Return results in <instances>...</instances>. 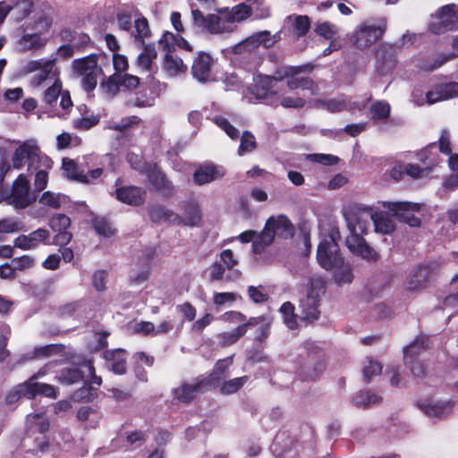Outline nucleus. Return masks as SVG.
<instances>
[{
  "label": "nucleus",
  "mask_w": 458,
  "mask_h": 458,
  "mask_svg": "<svg viewBox=\"0 0 458 458\" xmlns=\"http://www.w3.org/2000/svg\"><path fill=\"white\" fill-rule=\"evenodd\" d=\"M191 11L194 27L201 31L210 34H225L233 32L237 28L228 14H208L205 16L196 4H191Z\"/></svg>",
  "instance_id": "nucleus-1"
},
{
  "label": "nucleus",
  "mask_w": 458,
  "mask_h": 458,
  "mask_svg": "<svg viewBox=\"0 0 458 458\" xmlns=\"http://www.w3.org/2000/svg\"><path fill=\"white\" fill-rule=\"evenodd\" d=\"M326 292V281L319 276L310 278V287L304 298L300 301L301 317L302 319L313 322L319 318L318 310L321 297Z\"/></svg>",
  "instance_id": "nucleus-2"
},
{
  "label": "nucleus",
  "mask_w": 458,
  "mask_h": 458,
  "mask_svg": "<svg viewBox=\"0 0 458 458\" xmlns=\"http://www.w3.org/2000/svg\"><path fill=\"white\" fill-rule=\"evenodd\" d=\"M98 60V55L91 54L82 58L74 59L72 63L74 74L81 78L82 87L88 92L97 87L98 75L102 72Z\"/></svg>",
  "instance_id": "nucleus-3"
},
{
  "label": "nucleus",
  "mask_w": 458,
  "mask_h": 458,
  "mask_svg": "<svg viewBox=\"0 0 458 458\" xmlns=\"http://www.w3.org/2000/svg\"><path fill=\"white\" fill-rule=\"evenodd\" d=\"M4 202L16 209H24L30 206L36 196L31 192L30 181L21 174L13 182L11 189L4 192Z\"/></svg>",
  "instance_id": "nucleus-4"
},
{
  "label": "nucleus",
  "mask_w": 458,
  "mask_h": 458,
  "mask_svg": "<svg viewBox=\"0 0 458 458\" xmlns=\"http://www.w3.org/2000/svg\"><path fill=\"white\" fill-rule=\"evenodd\" d=\"M56 57H51L49 59L40 58L38 60H32L27 63L25 65V72L28 73H36L32 80L31 84L35 87H38L41 84L48 82H55L60 81L59 68L56 66Z\"/></svg>",
  "instance_id": "nucleus-5"
},
{
  "label": "nucleus",
  "mask_w": 458,
  "mask_h": 458,
  "mask_svg": "<svg viewBox=\"0 0 458 458\" xmlns=\"http://www.w3.org/2000/svg\"><path fill=\"white\" fill-rule=\"evenodd\" d=\"M306 357L299 368V375L303 380L317 379L325 369L324 353L314 343L305 344Z\"/></svg>",
  "instance_id": "nucleus-6"
},
{
  "label": "nucleus",
  "mask_w": 458,
  "mask_h": 458,
  "mask_svg": "<svg viewBox=\"0 0 458 458\" xmlns=\"http://www.w3.org/2000/svg\"><path fill=\"white\" fill-rule=\"evenodd\" d=\"M42 162L46 167L51 166V161L47 157H41L38 147L30 141L21 144L12 157V164L15 169H21L27 163L29 170H36L38 168V164Z\"/></svg>",
  "instance_id": "nucleus-7"
},
{
  "label": "nucleus",
  "mask_w": 458,
  "mask_h": 458,
  "mask_svg": "<svg viewBox=\"0 0 458 458\" xmlns=\"http://www.w3.org/2000/svg\"><path fill=\"white\" fill-rule=\"evenodd\" d=\"M428 30L436 35L458 30L457 5L452 4L439 8L431 15Z\"/></svg>",
  "instance_id": "nucleus-8"
},
{
  "label": "nucleus",
  "mask_w": 458,
  "mask_h": 458,
  "mask_svg": "<svg viewBox=\"0 0 458 458\" xmlns=\"http://www.w3.org/2000/svg\"><path fill=\"white\" fill-rule=\"evenodd\" d=\"M271 451L276 458H304V448L286 430L279 431L271 445Z\"/></svg>",
  "instance_id": "nucleus-9"
},
{
  "label": "nucleus",
  "mask_w": 458,
  "mask_h": 458,
  "mask_svg": "<svg viewBox=\"0 0 458 458\" xmlns=\"http://www.w3.org/2000/svg\"><path fill=\"white\" fill-rule=\"evenodd\" d=\"M386 30V19H380L377 23L366 21L355 32L353 36L354 43L360 48L369 47L381 38Z\"/></svg>",
  "instance_id": "nucleus-10"
},
{
  "label": "nucleus",
  "mask_w": 458,
  "mask_h": 458,
  "mask_svg": "<svg viewBox=\"0 0 458 458\" xmlns=\"http://www.w3.org/2000/svg\"><path fill=\"white\" fill-rule=\"evenodd\" d=\"M279 38L278 34L272 35L268 30L259 31L236 44L233 47V51L235 54H242L243 52L250 53L259 46L269 48L273 47Z\"/></svg>",
  "instance_id": "nucleus-11"
},
{
  "label": "nucleus",
  "mask_w": 458,
  "mask_h": 458,
  "mask_svg": "<svg viewBox=\"0 0 458 458\" xmlns=\"http://www.w3.org/2000/svg\"><path fill=\"white\" fill-rule=\"evenodd\" d=\"M208 389L206 381L202 380L200 377H196L191 382L184 381L177 387H174L173 392L174 399L182 403H190L199 394H203Z\"/></svg>",
  "instance_id": "nucleus-12"
},
{
  "label": "nucleus",
  "mask_w": 458,
  "mask_h": 458,
  "mask_svg": "<svg viewBox=\"0 0 458 458\" xmlns=\"http://www.w3.org/2000/svg\"><path fill=\"white\" fill-rule=\"evenodd\" d=\"M337 244L333 239H324L317 250L318 264L326 270H331L343 259Z\"/></svg>",
  "instance_id": "nucleus-13"
},
{
  "label": "nucleus",
  "mask_w": 458,
  "mask_h": 458,
  "mask_svg": "<svg viewBox=\"0 0 458 458\" xmlns=\"http://www.w3.org/2000/svg\"><path fill=\"white\" fill-rule=\"evenodd\" d=\"M387 208L401 222L408 224L411 226H420V219L415 213L420 210V205L411 202H391L387 204Z\"/></svg>",
  "instance_id": "nucleus-14"
},
{
  "label": "nucleus",
  "mask_w": 458,
  "mask_h": 458,
  "mask_svg": "<svg viewBox=\"0 0 458 458\" xmlns=\"http://www.w3.org/2000/svg\"><path fill=\"white\" fill-rule=\"evenodd\" d=\"M344 218L350 233L365 234L373 223V212L369 209L348 211L344 213Z\"/></svg>",
  "instance_id": "nucleus-15"
},
{
  "label": "nucleus",
  "mask_w": 458,
  "mask_h": 458,
  "mask_svg": "<svg viewBox=\"0 0 458 458\" xmlns=\"http://www.w3.org/2000/svg\"><path fill=\"white\" fill-rule=\"evenodd\" d=\"M400 49L394 44H382L376 52V67L384 75L391 72L396 65V55Z\"/></svg>",
  "instance_id": "nucleus-16"
},
{
  "label": "nucleus",
  "mask_w": 458,
  "mask_h": 458,
  "mask_svg": "<svg viewBox=\"0 0 458 458\" xmlns=\"http://www.w3.org/2000/svg\"><path fill=\"white\" fill-rule=\"evenodd\" d=\"M361 235L359 233H350L345 240L347 248L353 255L367 261L377 260L378 253L367 243Z\"/></svg>",
  "instance_id": "nucleus-17"
},
{
  "label": "nucleus",
  "mask_w": 458,
  "mask_h": 458,
  "mask_svg": "<svg viewBox=\"0 0 458 458\" xmlns=\"http://www.w3.org/2000/svg\"><path fill=\"white\" fill-rule=\"evenodd\" d=\"M264 229L273 235V239L276 236L282 239H290L295 233L294 225L285 215L270 216L267 220Z\"/></svg>",
  "instance_id": "nucleus-18"
},
{
  "label": "nucleus",
  "mask_w": 458,
  "mask_h": 458,
  "mask_svg": "<svg viewBox=\"0 0 458 458\" xmlns=\"http://www.w3.org/2000/svg\"><path fill=\"white\" fill-rule=\"evenodd\" d=\"M50 232L46 228H38L28 233L21 234L13 240V246L22 250L37 249L41 244H47Z\"/></svg>",
  "instance_id": "nucleus-19"
},
{
  "label": "nucleus",
  "mask_w": 458,
  "mask_h": 458,
  "mask_svg": "<svg viewBox=\"0 0 458 458\" xmlns=\"http://www.w3.org/2000/svg\"><path fill=\"white\" fill-rule=\"evenodd\" d=\"M213 59L210 55L199 52L191 65L192 77L200 83L211 81Z\"/></svg>",
  "instance_id": "nucleus-20"
},
{
  "label": "nucleus",
  "mask_w": 458,
  "mask_h": 458,
  "mask_svg": "<svg viewBox=\"0 0 458 458\" xmlns=\"http://www.w3.org/2000/svg\"><path fill=\"white\" fill-rule=\"evenodd\" d=\"M233 363V357H227L219 360L214 366V369L208 376H200L202 380L206 381L208 389L216 388L220 383L230 376L229 368Z\"/></svg>",
  "instance_id": "nucleus-21"
},
{
  "label": "nucleus",
  "mask_w": 458,
  "mask_h": 458,
  "mask_svg": "<svg viewBox=\"0 0 458 458\" xmlns=\"http://www.w3.org/2000/svg\"><path fill=\"white\" fill-rule=\"evenodd\" d=\"M251 93L259 99H268L276 95L272 89L276 83V77L270 75L257 74L253 78Z\"/></svg>",
  "instance_id": "nucleus-22"
},
{
  "label": "nucleus",
  "mask_w": 458,
  "mask_h": 458,
  "mask_svg": "<svg viewBox=\"0 0 458 458\" xmlns=\"http://www.w3.org/2000/svg\"><path fill=\"white\" fill-rule=\"evenodd\" d=\"M418 406L431 419H444L447 417L453 410V403L450 401H430L428 403H420Z\"/></svg>",
  "instance_id": "nucleus-23"
},
{
  "label": "nucleus",
  "mask_w": 458,
  "mask_h": 458,
  "mask_svg": "<svg viewBox=\"0 0 458 458\" xmlns=\"http://www.w3.org/2000/svg\"><path fill=\"white\" fill-rule=\"evenodd\" d=\"M458 96V82L440 84L427 92L426 99L428 104L446 100Z\"/></svg>",
  "instance_id": "nucleus-24"
},
{
  "label": "nucleus",
  "mask_w": 458,
  "mask_h": 458,
  "mask_svg": "<svg viewBox=\"0 0 458 458\" xmlns=\"http://www.w3.org/2000/svg\"><path fill=\"white\" fill-rule=\"evenodd\" d=\"M147 173L148 181L156 191L165 197L173 195L174 186L161 171L149 165L147 169Z\"/></svg>",
  "instance_id": "nucleus-25"
},
{
  "label": "nucleus",
  "mask_w": 458,
  "mask_h": 458,
  "mask_svg": "<svg viewBox=\"0 0 458 458\" xmlns=\"http://www.w3.org/2000/svg\"><path fill=\"white\" fill-rule=\"evenodd\" d=\"M225 175L223 167L214 165H205L199 166L193 173V182L197 185H203L209 183L218 178H222Z\"/></svg>",
  "instance_id": "nucleus-26"
},
{
  "label": "nucleus",
  "mask_w": 458,
  "mask_h": 458,
  "mask_svg": "<svg viewBox=\"0 0 458 458\" xmlns=\"http://www.w3.org/2000/svg\"><path fill=\"white\" fill-rule=\"evenodd\" d=\"M118 200L131 206H140L144 201V191L136 186H124L115 190Z\"/></svg>",
  "instance_id": "nucleus-27"
},
{
  "label": "nucleus",
  "mask_w": 458,
  "mask_h": 458,
  "mask_svg": "<svg viewBox=\"0 0 458 458\" xmlns=\"http://www.w3.org/2000/svg\"><path fill=\"white\" fill-rule=\"evenodd\" d=\"M148 216L150 220L154 223L167 222L179 225L182 221L181 216L160 205L151 207L148 210Z\"/></svg>",
  "instance_id": "nucleus-28"
},
{
  "label": "nucleus",
  "mask_w": 458,
  "mask_h": 458,
  "mask_svg": "<svg viewBox=\"0 0 458 458\" xmlns=\"http://www.w3.org/2000/svg\"><path fill=\"white\" fill-rule=\"evenodd\" d=\"M109 363V369L115 374L123 375L126 372V354L123 349L107 350L103 354Z\"/></svg>",
  "instance_id": "nucleus-29"
},
{
  "label": "nucleus",
  "mask_w": 458,
  "mask_h": 458,
  "mask_svg": "<svg viewBox=\"0 0 458 458\" xmlns=\"http://www.w3.org/2000/svg\"><path fill=\"white\" fill-rule=\"evenodd\" d=\"M284 27L291 30L297 38L305 36L310 29V19L307 15H288L284 19Z\"/></svg>",
  "instance_id": "nucleus-30"
},
{
  "label": "nucleus",
  "mask_w": 458,
  "mask_h": 458,
  "mask_svg": "<svg viewBox=\"0 0 458 458\" xmlns=\"http://www.w3.org/2000/svg\"><path fill=\"white\" fill-rule=\"evenodd\" d=\"M430 276L429 266H418L407 278V288L411 291L419 290L426 285Z\"/></svg>",
  "instance_id": "nucleus-31"
},
{
  "label": "nucleus",
  "mask_w": 458,
  "mask_h": 458,
  "mask_svg": "<svg viewBox=\"0 0 458 458\" xmlns=\"http://www.w3.org/2000/svg\"><path fill=\"white\" fill-rule=\"evenodd\" d=\"M272 319L267 316L250 318L246 323V330L249 327H256L255 340L263 342L269 335Z\"/></svg>",
  "instance_id": "nucleus-32"
},
{
  "label": "nucleus",
  "mask_w": 458,
  "mask_h": 458,
  "mask_svg": "<svg viewBox=\"0 0 458 458\" xmlns=\"http://www.w3.org/2000/svg\"><path fill=\"white\" fill-rule=\"evenodd\" d=\"M332 270L333 279L338 286L349 284L354 278L352 266L344 259Z\"/></svg>",
  "instance_id": "nucleus-33"
},
{
  "label": "nucleus",
  "mask_w": 458,
  "mask_h": 458,
  "mask_svg": "<svg viewBox=\"0 0 458 458\" xmlns=\"http://www.w3.org/2000/svg\"><path fill=\"white\" fill-rule=\"evenodd\" d=\"M183 216L181 225L187 226H198L201 221V211L196 202H187L182 207Z\"/></svg>",
  "instance_id": "nucleus-34"
},
{
  "label": "nucleus",
  "mask_w": 458,
  "mask_h": 458,
  "mask_svg": "<svg viewBox=\"0 0 458 458\" xmlns=\"http://www.w3.org/2000/svg\"><path fill=\"white\" fill-rule=\"evenodd\" d=\"M382 397L371 390H361L352 397V403L362 409H367L372 405L379 403Z\"/></svg>",
  "instance_id": "nucleus-35"
},
{
  "label": "nucleus",
  "mask_w": 458,
  "mask_h": 458,
  "mask_svg": "<svg viewBox=\"0 0 458 458\" xmlns=\"http://www.w3.org/2000/svg\"><path fill=\"white\" fill-rule=\"evenodd\" d=\"M164 70L169 76L174 77L184 73L187 71V66L183 64L182 58L172 54H165Z\"/></svg>",
  "instance_id": "nucleus-36"
},
{
  "label": "nucleus",
  "mask_w": 458,
  "mask_h": 458,
  "mask_svg": "<svg viewBox=\"0 0 458 458\" xmlns=\"http://www.w3.org/2000/svg\"><path fill=\"white\" fill-rule=\"evenodd\" d=\"M12 4L7 3L10 12L13 11V17L19 22L29 16L33 9L32 0H16L12 1Z\"/></svg>",
  "instance_id": "nucleus-37"
},
{
  "label": "nucleus",
  "mask_w": 458,
  "mask_h": 458,
  "mask_svg": "<svg viewBox=\"0 0 458 458\" xmlns=\"http://www.w3.org/2000/svg\"><path fill=\"white\" fill-rule=\"evenodd\" d=\"M46 44L47 39L43 38L38 32L25 34L19 40V45L23 51H36Z\"/></svg>",
  "instance_id": "nucleus-38"
},
{
  "label": "nucleus",
  "mask_w": 458,
  "mask_h": 458,
  "mask_svg": "<svg viewBox=\"0 0 458 458\" xmlns=\"http://www.w3.org/2000/svg\"><path fill=\"white\" fill-rule=\"evenodd\" d=\"M68 197L64 194L55 193L50 191H45L38 199V202L52 209H58L68 202Z\"/></svg>",
  "instance_id": "nucleus-39"
},
{
  "label": "nucleus",
  "mask_w": 458,
  "mask_h": 458,
  "mask_svg": "<svg viewBox=\"0 0 458 458\" xmlns=\"http://www.w3.org/2000/svg\"><path fill=\"white\" fill-rule=\"evenodd\" d=\"M428 347V337L426 335L417 336L408 346L404 348V361L408 362L410 358H417L420 352L427 350Z\"/></svg>",
  "instance_id": "nucleus-40"
},
{
  "label": "nucleus",
  "mask_w": 458,
  "mask_h": 458,
  "mask_svg": "<svg viewBox=\"0 0 458 458\" xmlns=\"http://www.w3.org/2000/svg\"><path fill=\"white\" fill-rule=\"evenodd\" d=\"M63 169L66 176L72 180L83 183H89L90 181L89 175H85L83 171L80 170L77 164L72 159L67 157L63 158Z\"/></svg>",
  "instance_id": "nucleus-41"
},
{
  "label": "nucleus",
  "mask_w": 458,
  "mask_h": 458,
  "mask_svg": "<svg viewBox=\"0 0 458 458\" xmlns=\"http://www.w3.org/2000/svg\"><path fill=\"white\" fill-rule=\"evenodd\" d=\"M26 421L30 430H35L42 434L47 432L50 427L49 420L44 415V411L28 414Z\"/></svg>",
  "instance_id": "nucleus-42"
},
{
  "label": "nucleus",
  "mask_w": 458,
  "mask_h": 458,
  "mask_svg": "<svg viewBox=\"0 0 458 458\" xmlns=\"http://www.w3.org/2000/svg\"><path fill=\"white\" fill-rule=\"evenodd\" d=\"M373 225L375 231L383 234H389L394 230V224L386 213H373Z\"/></svg>",
  "instance_id": "nucleus-43"
},
{
  "label": "nucleus",
  "mask_w": 458,
  "mask_h": 458,
  "mask_svg": "<svg viewBox=\"0 0 458 458\" xmlns=\"http://www.w3.org/2000/svg\"><path fill=\"white\" fill-rule=\"evenodd\" d=\"M157 55L155 46L151 44L146 45L143 52L139 55L137 59L139 68L145 72H150L153 61L157 58Z\"/></svg>",
  "instance_id": "nucleus-44"
},
{
  "label": "nucleus",
  "mask_w": 458,
  "mask_h": 458,
  "mask_svg": "<svg viewBox=\"0 0 458 458\" xmlns=\"http://www.w3.org/2000/svg\"><path fill=\"white\" fill-rule=\"evenodd\" d=\"M390 112V105L384 100H377L369 107L370 117L374 121H386L388 119Z\"/></svg>",
  "instance_id": "nucleus-45"
},
{
  "label": "nucleus",
  "mask_w": 458,
  "mask_h": 458,
  "mask_svg": "<svg viewBox=\"0 0 458 458\" xmlns=\"http://www.w3.org/2000/svg\"><path fill=\"white\" fill-rule=\"evenodd\" d=\"M30 386V392H31V399H34L37 394H42L44 396L55 399L57 396V389L48 384L28 381Z\"/></svg>",
  "instance_id": "nucleus-46"
},
{
  "label": "nucleus",
  "mask_w": 458,
  "mask_h": 458,
  "mask_svg": "<svg viewBox=\"0 0 458 458\" xmlns=\"http://www.w3.org/2000/svg\"><path fill=\"white\" fill-rule=\"evenodd\" d=\"M248 377L243 376L240 377H235L229 380H224L220 383L219 391L221 394L228 395L236 393L240 390L247 382Z\"/></svg>",
  "instance_id": "nucleus-47"
},
{
  "label": "nucleus",
  "mask_w": 458,
  "mask_h": 458,
  "mask_svg": "<svg viewBox=\"0 0 458 458\" xmlns=\"http://www.w3.org/2000/svg\"><path fill=\"white\" fill-rule=\"evenodd\" d=\"M82 372L77 368L63 369L56 377L58 382L63 385H72L82 380Z\"/></svg>",
  "instance_id": "nucleus-48"
},
{
  "label": "nucleus",
  "mask_w": 458,
  "mask_h": 458,
  "mask_svg": "<svg viewBox=\"0 0 458 458\" xmlns=\"http://www.w3.org/2000/svg\"><path fill=\"white\" fill-rule=\"evenodd\" d=\"M245 334L246 325L242 324L232 331L219 334L218 339L223 346H227L235 344Z\"/></svg>",
  "instance_id": "nucleus-49"
},
{
  "label": "nucleus",
  "mask_w": 458,
  "mask_h": 458,
  "mask_svg": "<svg viewBox=\"0 0 458 458\" xmlns=\"http://www.w3.org/2000/svg\"><path fill=\"white\" fill-rule=\"evenodd\" d=\"M287 86L291 90L297 89H310L313 95H315L317 91L313 81L308 77H296V75H290L287 80Z\"/></svg>",
  "instance_id": "nucleus-50"
},
{
  "label": "nucleus",
  "mask_w": 458,
  "mask_h": 458,
  "mask_svg": "<svg viewBox=\"0 0 458 458\" xmlns=\"http://www.w3.org/2000/svg\"><path fill=\"white\" fill-rule=\"evenodd\" d=\"M250 15L256 20H263L270 15L269 8L265 4V0H247Z\"/></svg>",
  "instance_id": "nucleus-51"
},
{
  "label": "nucleus",
  "mask_w": 458,
  "mask_h": 458,
  "mask_svg": "<svg viewBox=\"0 0 458 458\" xmlns=\"http://www.w3.org/2000/svg\"><path fill=\"white\" fill-rule=\"evenodd\" d=\"M273 235L267 231L263 229L262 232L256 235L252 242V250L255 254L262 253L267 247L273 242Z\"/></svg>",
  "instance_id": "nucleus-52"
},
{
  "label": "nucleus",
  "mask_w": 458,
  "mask_h": 458,
  "mask_svg": "<svg viewBox=\"0 0 458 458\" xmlns=\"http://www.w3.org/2000/svg\"><path fill=\"white\" fill-rule=\"evenodd\" d=\"M120 87L119 73H114L100 83V88L107 98H114L119 92Z\"/></svg>",
  "instance_id": "nucleus-53"
},
{
  "label": "nucleus",
  "mask_w": 458,
  "mask_h": 458,
  "mask_svg": "<svg viewBox=\"0 0 458 458\" xmlns=\"http://www.w3.org/2000/svg\"><path fill=\"white\" fill-rule=\"evenodd\" d=\"M31 392H30V386L28 381L18 385L14 389L11 390L5 396L8 403H14L21 397L31 399Z\"/></svg>",
  "instance_id": "nucleus-54"
},
{
  "label": "nucleus",
  "mask_w": 458,
  "mask_h": 458,
  "mask_svg": "<svg viewBox=\"0 0 458 458\" xmlns=\"http://www.w3.org/2000/svg\"><path fill=\"white\" fill-rule=\"evenodd\" d=\"M283 315L284 323L289 329H295L298 327L296 315L294 314V306L290 301L284 302L280 308Z\"/></svg>",
  "instance_id": "nucleus-55"
},
{
  "label": "nucleus",
  "mask_w": 458,
  "mask_h": 458,
  "mask_svg": "<svg viewBox=\"0 0 458 458\" xmlns=\"http://www.w3.org/2000/svg\"><path fill=\"white\" fill-rule=\"evenodd\" d=\"M93 227L98 235L111 237L115 230L112 227L110 222L105 217L97 216L92 220Z\"/></svg>",
  "instance_id": "nucleus-56"
},
{
  "label": "nucleus",
  "mask_w": 458,
  "mask_h": 458,
  "mask_svg": "<svg viewBox=\"0 0 458 458\" xmlns=\"http://www.w3.org/2000/svg\"><path fill=\"white\" fill-rule=\"evenodd\" d=\"M256 148L257 142L254 135L249 131H244L241 137L238 155L242 156L245 153L252 152Z\"/></svg>",
  "instance_id": "nucleus-57"
},
{
  "label": "nucleus",
  "mask_w": 458,
  "mask_h": 458,
  "mask_svg": "<svg viewBox=\"0 0 458 458\" xmlns=\"http://www.w3.org/2000/svg\"><path fill=\"white\" fill-rule=\"evenodd\" d=\"M227 14L233 24H235V22L242 21L251 16L247 1L233 6L231 12Z\"/></svg>",
  "instance_id": "nucleus-58"
},
{
  "label": "nucleus",
  "mask_w": 458,
  "mask_h": 458,
  "mask_svg": "<svg viewBox=\"0 0 458 458\" xmlns=\"http://www.w3.org/2000/svg\"><path fill=\"white\" fill-rule=\"evenodd\" d=\"M23 229V224L17 218L8 217L0 220V234L13 233Z\"/></svg>",
  "instance_id": "nucleus-59"
},
{
  "label": "nucleus",
  "mask_w": 458,
  "mask_h": 458,
  "mask_svg": "<svg viewBox=\"0 0 458 458\" xmlns=\"http://www.w3.org/2000/svg\"><path fill=\"white\" fill-rule=\"evenodd\" d=\"M71 224L70 218L64 214H56L49 220V226L54 232L66 230Z\"/></svg>",
  "instance_id": "nucleus-60"
},
{
  "label": "nucleus",
  "mask_w": 458,
  "mask_h": 458,
  "mask_svg": "<svg viewBox=\"0 0 458 458\" xmlns=\"http://www.w3.org/2000/svg\"><path fill=\"white\" fill-rule=\"evenodd\" d=\"M213 121L231 139L235 140L238 138L239 131L234 126H233L226 118H225L221 115H216L213 118Z\"/></svg>",
  "instance_id": "nucleus-61"
},
{
  "label": "nucleus",
  "mask_w": 458,
  "mask_h": 458,
  "mask_svg": "<svg viewBox=\"0 0 458 458\" xmlns=\"http://www.w3.org/2000/svg\"><path fill=\"white\" fill-rule=\"evenodd\" d=\"M177 38L178 36L173 34L172 32L165 31L159 38L158 44L163 48V50L166 52V54H171L172 51L175 50Z\"/></svg>",
  "instance_id": "nucleus-62"
},
{
  "label": "nucleus",
  "mask_w": 458,
  "mask_h": 458,
  "mask_svg": "<svg viewBox=\"0 0 458 458\" xmlns=\"http://www.w3.org/2000/svg\"><path fill=\"white\" fill-rule=\"evenodd\" d=\"M134 27H135V32L133 35H134L135 39L143 43L144 38L149 37V35H150V30H149V27H148L147 19H145V18L137 19L135 21Z\"/></svg>",
  "instance_id": "nucleus-63"
},
{
  "label": "nucleus",
  "mask_w": 458,
  "mask_h": 458,
  "mask_svg": "<svg viewBox=\"0 0 458 458\" xmlns=\"http://www.w3.org/2000/svg\"><path fill=\"white\" fill-rule=\"evenodd\" d=\"M52 86H50L45 92L44 100L50 106H53L56 103L58 97L62 93V82L61 81L52 82Z\"/></svg>",
  "instance_id": "nucleus-64"
}]
</instances>
